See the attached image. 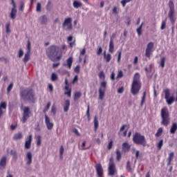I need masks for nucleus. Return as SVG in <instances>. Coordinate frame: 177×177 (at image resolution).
I'll use <instances>...</instances> for the list:
<instances>
[{"label": "nucleus", "instance_id": "6ab92c4d", "mask_svg": "<svg viewBox=\"0 0 177 177\" xmlns=\"http://www.w3.org/2000/svg\"><path fill=\"white\" fill-rule=\"evenodd\" d=\"M73 57H68V58H67L66 59V64H65V66H66L68 68L71 70L73 66Z\"/></svg>", "mask_w": 177, "mask_h": 177}, {"label": "nucleus", "instance_id": "69168bd1", "mask_svg": "<svg viewBox=\"0 0 177 177\" xmlns=\"http://www.w3.org/2000/svg\"><path fill=\"white\" fill-rule=\"evenodd\" d=\"M17 127V122H15V124H12V125L10 126V129L11 131H15V129H16Z\"/></svg>", "mask_w": 177, "mask_h": 177}, {"label": "nucleus", "instance_id": "f03ea898", "mask_svg": "<svg viewBox=\"0 0 177 177\" xmlns=\"http://www.w3.org/2000/svg\"><path fill=\"white\" fill-rule=\"evenodd\" d=\"M142 88V84L140 81V75L139 72H136L134 75L133 82L131 84V93L133 96L139 93Z\"/></svg>", "mask_w": 177, "mask_h": 177}, {"label": "nucleus", "instance_id": "bf43d9fd", "mask_svg": "<svg viewBox=\"0 0 177 177\" xmlns=\"http://www.w3.org/2000/svg\"><path fill=\"white\" fill-rule=\"evenodd\" d=\"M74 71L75 73H77V74H79V73H80V65H76Z\"/></svg>", "mask_w": 177, "mask_h": 177}, {"label": "nucleus", "instance_id": "b1692460", "mask_svg": "<svg viewBox=\"0 0 177 177\" xmlns=\"http://www.w3.org/2000/svg\"><path fill=\"white\" fill-rule=\"evenodd\" d=\"M17 7H14L12 8V10L10 12V17L12 19H15L17 17Z\"/></svg>", "mask_w": 177, "mask_h": 177}, {"label": "nucleus", "instance_id": "58836bf2", "mask_svg": "<svg viewBox=\"0 0 177 177\" xmlns=\"http://www.w3.org/2000/svg\"><path fill=\"white\" fill-rule=\"evenodd\" d=\"M99 78H100V80H105V78H106V75H105L104 71H100V73H99Z\"/></svg>", "mask_w": 177, "mask_h": 177}, {"label": "nucleus", "instance_id": "9b49d317", "mask_svg": "<svg viewBox=\"0 0 177 177\" xmlns=\"http://www.w3.org/2000/svg\"><path fill=\"white\" fill-rule=\"evenodd\" d=\"M154 43L153 41H149L146 47L145 56L148 59H151V55L153 52Z\"/></svg>", "mask_w": 177, "mask_h": 177}, {"label": "nucleus", "instance_id": "72a5a7b5", "mask_svg": "<svg viewBox=\"0 0 177 177\" xmlns=\"http://www.w3.org/2000/svg\"><path fill=\"white\" fill-rule=\"evenodd\" d=\"M146 96H147V92L146 91L145 92H143V96L142 97V100H141V103H140V106L141 107H142L146 102Z\"/></svg>", "mask_w": 177, "mask_h": 177}, {"label": "nucleus", "instance_id": "a211bd4d", "mask_svg": "<svg viewBox=\"0 0 177 177\" xmlns=\"http://www.w3.org/2000/svg\"><path fill=\"white\" fill-rule=\"evenodd\" d=\"M7 109V103L6 102H1L0 104V118L2 117L3 114V110H6Z\"/></svg>", "mask_w": 177, "mask_h": 177}, {"label": "nucleus", "instance_id": "4468645a", "mask_svg": "<svg viewBox=\"0 0 177 177\" xmlns=\"http://www.w3.org/2000/svg\"><path fill=\"white\" fill-rule=\"evenodd\" d=\"M65 92L64 95H66L68 97H71L72 89L69 88V82L67 79L65 80Z\"/></svg>", "mask_w": 177, "mask_h": 177}, {"label": "nucleus", "instance_id": "423d86ee", "mask_svg": "<svg viewBox=\"0 0 177 177\" xmlns=\"http://www.w3.org/2000/svg\"><path fill=\"white\" fill-rule=\"evenodd\" d=\"M169 18L170 19V21L172 25H174L176 22V18H175V6L173 0H169Z\"/></svg>", "mask_w": 177, "mask_h": 177}, {"label": "nucleus", "instance_id": "774afa93", "mask_svg": "<svg viewBox=\"0 0 177 177\" xmlns=\"http://www.w3.org/2000/svg\"><path fill=\"white\" fill-rule=\"evenodd\" d=\"M124 91V87L122 86L121 88H119V89H118V93H123Z\"/></svg>", "mask_w": 177, "mask_h": 177}, {"label": "nucleus", "instance_id": "f704fd0d", "mask_svg": "<svg viewBox=\"0 0 177 177\" xmlns=\"http://www.w3.org/2000/svg\"><path fill=\"white\" fill-rule=\"evenodd\" d=\"M166 60H167V57H162L160 59V67H162V68H164V67H165Z\"/></svg>", "mask_w": 177, "mask_h": 177}, {"label": "nucleus", "instance_id": "f8f14e48", "mask_svg": "<svg viewBox=\"0 0 177 177\" xmlns=\"http://www.w3.org/2000/svg\"><path fill=\"white\" fill-rule=\"evenodd\" d=\"M44 117L47 129L51 131V129H53L54 127V124H53V122H50V118L48 117V115H47V114H46Z\"/></svg>", "mask_w": 177, "mask_h": 177}, {"label": "nucleus", "instance_id": "20e7f679", "mask_svg": "<svg viewBox=\"0 0 177 177\" xmlns=\"http://www.w3.org/2000/svg\"><path fill=\"white\" fill-rule=\"evenodd\" d=\"M160 117L162 118L160 122L161 125L168 127V125L170 124L171 119L167 107H163V109H162L160 111Z\"/></svg>", "mask_w": 177, "mask_h": 177}, {"label": "nucleus", "instance_id": "c9c22d12", "mask_svg": "<svg viewBox=\"0 0 177 177\" xmlns=\"http://www.w3.org/2000/svg\"><path fill=\"white\" fill-rule=\"evenodd\" d=\"M58 80V75L57 73H55V72H53L51 74V81L55 82Z\"/></svg>", "mask_w": 177, "mask_h": 177}, {"label": "nucleus", "instance_id": "49530a36", "mask_svg": "<svg viewBox=\"0 0 177 177\" xmlns=\"http://www.w3.org/2000/svg\"><path fill=\"white\" fill-rule=\"evenodd\" d=\"M11 155L12 156L13 158L17 160V153L15 150H11Z\"/></svg>", "mask_w": 177, "mask_h": 177}, {"label": "nucleus", "instance_id": "cd10ccee", "mask_svg": "<svg viewBox=\"0 0 177 177\" xmlns=\"http://www.w3.org/2000/svg\"><path fill=\"white\" fill-rule=\"evenodd\" d=\"M177 131V124L176 123H174L171 125V127L170 128V133L174 134L176 133Z\"/></svg>", "mask_w": 177, "mask_h": 177}, {"label": "nucleus", "instance_id": "79ce46f5", "mask_svg": "<svg viewBox=\"0 0 177 177\" xmlns=\"http://www.w3.org/2000/svg\"><path fill=\"white\" fill-rule=\"evenodd\" d=\"M143 26V22L141 24V25L137 28V32L138 36H140L142 35V29Z\"/></svg>", "mask_w": 177, "mask_h": 177}, {"label": "nucleus", "instance_id": "680f3d73", "mask_svg": "<svg viewBox=\"0 0 177 177\" xmlns=\"http://www.w3.org/2000/svg\"><path fill=\"white\" fill-rule=\"evenodd\" d=\"M51 112L53 113V114L54 115H56V113H57V109H56L55 106H52Z\"/></svg>", "mask_w": 177, "mask_h": 177}, {"label": "nucleus", "instance_id": "a878e982", "mask_svg": "<svg viewBox=\"0 0 177 177\" xmlns=\"http://www.w3.org/2000/svg\"><path fill=\"white\" fill-rule=\"evenodd\" d=\"M104 59L106 62V63H110L111 60V54H109V53H108V54H106V51H104Z\"/></svg>", "mask_w": 177, "mask_h": 177}, {"label": "nucleus", "instance_id": "09e8293b", "mask_svg": "<svg viewBox=\"0 0 177 177\" xmlns=\"http://www.w3.org/2000/svg\"><path fill=\"white\" fill-rule=\"evenodd\" d=\"M118 63H120V59L122 57V50H118Z\"/></svg>", "mask_w": 177, "mask_h": 177}, {"label": "nucleus", "instance_id": "412c9836", "mask_svg": "<svg viewBox=\"0 0 177 177\" xmlns=\"http://www.w3.org/2000/svg\"><path fill=\"white\" fill-rule=\"evenodd\" d=\"M26 158H28L26 164H28V165H30L32 162V154L30 151H28L27 153Z\"/></svg>", "mask_w": 177, "mask_h": 177}, {"label": "nucleus", "instance_id": "4be33fe9", "mask_svg": "<svg viewBox=\"0 0 177 177\" xmlns=\"http://www.w3.org/2000/svg\"><path fill=\"white\" fill-rule=\"evenodd\" d=\"M71 106V102L70 100H66L65 104L64 106V113H68Z\"/></svg>", "mask_w": 177, "mask_h": 177}, {"label": "nucleus", "instance_id": "f3484780", "mask_svg": "<svg viewBox=\"0 0 177 177\" xmlns=\"http://www.w3.org/2000/svg\"><path fill=\"white\" fill-rule=\"evenodd\" d=\"M32 140V135H29L28 138V140L25 142V149H30L31 147V143Z\"/></svg>", "mask_w": 177, "mask_h": 177}, {"label": "nucleus", "instance_id": "8fccbe9b", "mask_svg": "<svg viewBox=\"0 0 177 177\" xmlns=\"http://www.w3.org/2000/svg\"><path fill=\"white\" fill-rule=\"evenodd\" d=\"M50 106H51V103L50 102H48V103H47V106H46V107L44 108V113H46L47 111H48Z\"/></svg>", "mask_w": 177, "mask_h": 177}, {"label": "nucleus", "instance_id": "3c124183", "mask_svg": "<svg viewBox=\"0 0 177 177\" xmlns=\"http://www.w3.org/2000/svg\"><path fill=\"white\" fill-rule=\"evenodd\" d=\"M166 24H167V19H165L163 21H162V25L160 26V29H165Z\"/></svg>", "mask_w": 177, "mask_h": 177}, {"label": "nucleus", "instance_id": "6e6d98bb", "mask_svg": "<svg viewBox=\"0 0 177 177\" xmlns=\"http://www.w3.org/2000/svg\"><path fill=\"white\" fill-rule=\"evenodd\" d=\"M24 7H25V3H24V1H21V2H20L19 10H20L21 11H24Z\"/></svg>", "mask_w": 177, "mask_h": 177}, {"label": "nucleus", "instance_id": "6e6552de", "mask_svg": "<svg viewBox=\"0 0 177 177\" xmlns=\"http://www.w3.org/2000/svg\"><path fill=\"white\" fill-rule=\"evenodd\" d=\"M163 92L165 93V99L166 100V103H167L168 106H171V104H173V103L175 102L174 96H171L170 89H165Z\"/></svg>", "mask_w": 177, "mask_h": 177}, {"label": "nucleus", "instance_id": "13d9d810", "mask_svg": "<svg viewBox=\"0 0 177 177\" xmlns=\"http://www.w3.org/2000/svg\"><path fill=\"white\" fill-rule=\"evenodd\" d=\"M13 85H14L13 82H11V84H10V85L8 86L7 91H8V93L10 92H11V91H12V88H13Z\"/></svg>", "mask_w": 177, "mask_h": 177}, {"label": "nucleus", "instance_id": "e2e57ef3", "mask_svg": "<svg viewBox=\"0 0 177 177\" xmlns=\"http://www.w3.org/2000/svg\"><path fill=\"white\" fill-rule=\"evenodd\" d=\"M86 53V48H82V50H80V56H84Z\"/></svg>", "mask_w": 177, "mask_h": 177}, {"label": "nucleus", "instance_id": "052dcab7", "mask_svg": "<svg viewBox=\"0 0 177 177\" xmlns=\"http://www.w3.org/2000/svg\"><path fill=\"white\" fill-rule=\"evenodd\" d=\"M86 141L84 140V142H82V150H87V149H89V147H86Z\"/></svg>", "mask_w": 177, "mask_h": 177}, {"label": "nucleus", "instance_id": "7ed1b4c3", "mask_svg": "<svg viewBox=\"0 0 177 177\" xmlns=\"http://www.w3.org/2000/svg\"><path fill=\"white\" fill-rule=\"evenodd\" d=\"M21 99L29 103H35L36 95L33 89H24L20 93Z\"/></svg>", "mask_w": 177, "mask_h": 177}, {"label": "nucleus", "instance_id": "c756f323", "mask_svg": "<svg viewBox=\"0 0 177 177\" xmlns=\"http://www.w3.org/2000/svg\"><path fill=\"white\" fill-rule=\"evenodd\" d=\"M83 6L81 1H78L77 0H75L73 1V7L75 8H79V7H82Z\"/></svg>", "mask_w": 177, "mask_h": 177}, {"label": "nucleus", "instance_id": "a19ab883", "mask_svg": "<svg viewBox=\"0 0 177 177\" xmlns=\"http://www.w3.org/2000/svg\"><path fill=\"white\" fill-rule=\"evenodd\" d=\"M82 96L81 92H76L74 95V100H78Z\"/></svg>", "mask_w": 177, "mask_h": 177}, {"label": "nucleus", "instance_id": "473e14b6", "mask_svg": "<svg viewBox=\"0 0 177 177\" xmlns=\"http://www.w3.org/2000/svg\"><path fill=\"white\" fill-rule=\"evenodd\" d=\"M127 171H128V172H130L131 174H132L133 172L132 168H131V162L130 161H127V167H126Z\"/></svg>", "mask_w": 177, "mask_h": 177}, {"label": "nucleus", "instance_id": "0eeeda50", "mask_svg": "<svg viewBox=\"0 0 177 177\" xmlns=\"http://www.w3.org/2000/svg\"><path fill=\"white\" fill-rule=\"evenodd\" d=\"M117 172L118 171L115 162H114V160L113 158H110L108 167V175L110 176H114Z\"/></svg>", "mask_w": 177, "mask_h": 177}, {"label": "nucleus", "instance_id": "de8ad7c7", "mask_svg": "<svg viewBox=\"0 0 177 177\" xmlns=\"http://www.w3.org/2000/svg\"><path fill=\"white\" fill-rule=\"evenodd\" d=\"M164 140L162 139L159 141V143L158 144V150H161L162 146H163Z\"/></svg>", "mask_w": 177, "mask_h": 177}, {"label": "nucleus", "instance_id": "1a4fd4ad", "mask_svg": "<svg viewBox=\"0 0 177 177\" xmlns=\"http://www.w3.org/2000/svg\"><path fill=\"white\" fill-rule=\"evenodd\" d=\"M106 86L107 82L106 81H102L99 88V98L100 100H103V99L104 98V94L106 93Z\"/></svg>", "mask_w": 177, "mask_h": 177}, {"label": "nucleus", "instance_id": "864d4df0", "mask_svg": "<svg viewBox=\"0 0 177 177\" xmlns=\"http://www.w3.org/2000/svg\"><path fill=\"white\" fill-rule=\"evenodd\" d=\"M113 140H111L107 146L108 150H111V149H113Z\"/></svg>", "mask_w": 177, "mask_h": 177}, {"label": "nucleus", "instance_id": "603ef678", "mask_svg": "<svg viewBox=\"0 0 177 177\" xmlns=\"http://www.w3.org/2000/svg\"><path fill=\"white\" fill-rule=\"evenodd\" d=\"M36 11L41 12V3L38 2L36 6Z\"/></svg>", "mask_w": 177, "mask_h": 177}, {"label": "nucleus", "instance_id": "338daca9", "mask_svg": "<svg viewBox=\"0 0 177 177\" xmlns=\"http://www.w3.org/2000/svg\"><path fill=\"white\" fill-rule=\"evenodd\" d=\"M6 32L8 33H9L10 32H11V29H10V24H6Z\"/></svg>", "mask_w": 177, "mask_h": 177}, {"label": "nucleus", "instance_id": "ddd939ff", "mask_svg": "<svg viewBox=\"0 0 177 177\" xmlns=\"http://www.w3.org/2000/svg\"><path fill=\"white\" fill-rule=\"evenodd\" d=\"M72 18L68 17V18H65L64 21L63 22V26H67V29L71 30L73 29V25H72Z\"/></svg>", "mask_w": 177, "mask_h": 177}, {"label": "nucleus", "instance_id": "4c0bfd02", "mask_svg": "<svg viewBox=\"0 0 177 177\" xmlns=\"http://www.w3.org/2000/svg\"><path fill=\"white\" fill-rule=\"evenodd\" d=\"M40 21H41V24H46V22H48V18H47L46 15H42L40 17Z\"/></svg>", "mask_w": 177, "mask_h": 177}, {"label": "nucleus", "instance_id": "39448f33", "mask_svg": "<svg viewBox=\"0 0 177 177\" xmlns=\"http://www.w3.org/2000/svg\"><path fill=\"white\" fill-rule=\"evenodd\" d=\"M133 142L136 145H140L143 146V147H146L147 145V142L145 136L142 135L139 132H136V133L133 136Z\"/></svg>", "mask_w": 177, "mask_h": 177}, {"label": "nucleus", "instance_id": "9d476101", "mask_svg": "<svg viewBox=\"0 0 177 177\" xmlns=\"http://www.w3.org/2000/svg\"><path fill=\"white\" fill-rule=\"evenodd\" d=\"M32 113L30 107H24V113L22 114V124H25L26 121L30 118Z\"/></svg>", "mask_w": 177, "mask_h": 177}, {"label": "nucleus", "instance_id": "2f4dec72", "mask_svg": "<svg viewBox=\"0 0 177 177\" xmlns=\"http://www.w3.org/2000/svg\"><path fill=\"white\" fill-rule=\"evenodd\" d=\"M30 59V55H29V53L27 50L26 53H25V55L24 57V63H27L28 60Z\"/></svg>", "mask_w": 177, "mask_h": 177}, {"label": "nucleus", "instance_id": "c85d7f7f", "mask_svg": "<svg viewBox=\"0 0 177 177\" xmlns=\"http://www.w3.org/2000/svg\"><path fill=\"white\" fill-rule=\"evenodd\" d=\"M115 153H116V160L117 161H120L122 158V153L119 149H116L115 150Z\"/></svg>", "mask_w": 177, "mask_h": 177}, {"label": "nucleus", "instance_id": "37998d69", "mask_svg": "<svg viewBox=\"0 0 177 177\" xmlns=\"http://www.w3.org/2000/svg\"><path fill=\"white\" fill-rule=\"evenodd\" d=\"M27 51L28 52L29 56H30V52H31V42L30 41V40L28 41Z\"/></svg>", "mask_w": 177, "mask_h": 177}, {"label": "nucleus", "instance_id": "7c9ffc66", "mask_svg": "<svg viewBox=\"0 0 177 177\" xmlns=\"http://www.w3.org/2000/svg\"><path fill=\"white\" fill-rule=\"evenodd\" d=\"M99 128V121H97V117L94 118V131L96 132Z\"/></svg>", "mask_w": 177, "mask_h": 177}, {"label": "nucleus", "instance_id": "aec40b11", "mask_svg": "<svg viewBox=\"0 0 177 177\" xmlns=\"http://www.w3.org/2000/svg\"><path fill=\"white\" fill-rule=\"evenodd\" d=\"M109 53H114V40H113V38H111V37L109 41Z\"/></svg>", "mask_w": 177, "mask_h": 177}, {"label": "nucleus", "instance_id": "0e129e2a", "mask_svg": "<svg viewBox=\"0 0 177 177\" xmlns=\"http://www.w3.org/2000/svg\"><path fill=\"white\" fill-rule=\"evenodd\" d=\"M102 52H103V48L102 46H100L97 51V55H98V56H99V55H102Z\"/></svg>", "mask_w": 177, "mask_h": 177}, {"label": "nucleus", "instance_id": "4d7b16f0", "mask_svg": "<svg viewBox=\"0 0 177 177\" xmlns=\"http://www.w3.org/2000/svg\"><path fill=\"white\" fill-rule=\"evenodd\" d=\"M132 0H121V4L123 7H125L127 3H129V1H131Z\"/></svg>", "mask_w": 177, "mask_h": 177}, {"label": "nucleus", "instance_id": "a18cd8bd", "mask_svg": "<svg viewBox=\"0 0 177 177\" xmlns=\"http://www.w3.org/2000/svg\"><path fill=\"white\" fill-rule=\"evenodd\" d=\"M37 146H41V136L40 135L37 136Z\"/></svg>", "mask_w": 177, "mask_h": 177}, {"label": "nucleus", "instance_id": "2eb2a0df", "mask_svg": "<svg viewBox=\"0 0 177 177\" xmlns=\"http://www.w3.org/2000/svg\"><path fill=\"white\" fill-rule=\"evenodd\" d=\"M95 169L97 172V176L98 177L103 176L104 169H103V167H102V164H97L95 165Z\"/></svg>", "mask_w": 177, "mask_h": 177}, {"label": "nucleus", "instance_id": "5fc2aeb1", "mask_svg": "<svg viewBox=\"0 0 177 177\" xmlns=\"http://www.w3.org/2000/svg\"><path fill=\"white\" fill-rule=\"evenodd\" d=\"M46 10H50V8H52V3L50 0L47 3V5L46 6Z\"/></svg>", "mask_w": 177, "mask_h": 177}, {"label": "nucleus", "instance_id": "e433bc0d", "mask_svg": "<svg viewBox=\"0 0 177 177\" xmlns=\"http://www.w3.org/2000/svg\"><path fill=\"white\" fill-rule=\"evenodd\" d=\"M64 153V146H61L59 149V158H61V160H63Z\"/></svg>", "mask_w": 177, "mask_h": 177}, {"label": "nucleus", "instance_id": "ea45409f", "mask_svg": "<svg viewBox=\"0 0 177 177\" xmlns=\"http://www.w3.org/2000/svg\"><path fill=\"white\" fill-rule=\"evenodd\" d=\"M163 132L162 128H159L156 133V138H160Z\"/></svg>", "mask_w": 177, "mask_h": 177}, {"label": "nucleus", "instance_id": "5701e85b", "mask_svg": "<svg viewBox=\"0 0 177 177\" xmlns=\"http://www.w3.org/2000/svg\"><path fill=\"white\" fill-rule=\"evenodd\" d=\"M23 138V133L22 132H18L17 133H15L13 136L14 140H20Z\"/></svg>", "mask_w": 177, "mask_h": 177}, {"label": "nucleus", "instance_id": "393cba45", "mask_svg": "<svg viewBox=\"0 0 177 177\" xmlns=\"http://www.w3.org/2000/svg\"><path fill=\"white\" fill-rule=\"evenodd\" d=\"M174 157V153L172 151L169 154V157L167 158V165H171Z\"/></svg>", "mask_w": 177, "mask_h": 177}, {"label": "nucleus", "instance_id": "f257e3e1", "mask_svg": "<svg viewBox=\"0 0 177 177\" xmlns=\"http://www.w3.org/2000/svg\"><path fill=\"white\" fill-rule=\"evenodd\" d=\"M46 53L48 57L50 59L52 62H56V60H61L62 57V50L59 46L56 44H51L46 50Z\"/></svg>", "mask_w": 177, "mask_h": 177}, {"label": "nucleus", "instance_id": "c03bdc74", "mask_svg": "<svg viewBox=\"0 0 177 177\" xmlns=\"http://www.w3.org/2000/svg\"><path fill=\"white\" fill-rule=\"evenodd\" d=\"M123 75H124L123 71H122V69H120L118 71V75H117V77H116L117 80L118 78H122Z\"/></svg>", "mask_w": 177, "mask_h": 177}, {"label": "nucleus", "instance_id": "bb28decb", "mask_svg": "<svg viewBox=\"0 0 177 177\" xmlns=\"http://www.w3.org/2000/svg\"><path fill=\"white\" fill-rule=\"evenodd\" d=\"M7 164V157L6 156H3L1 158V160L0 161V167H5Z\"/></svg>", "mask_w": 177, "mask_h": 177}, {"label": "nucleus", "instance_id": "dca6fc26", "mask_svg": "<svg viewBox=\"0 0 177 177\" xmlns=\"http://www.w3.org/2000/svg\"><path fill=\"white\" fill-rule=\"evenodd\" d=\"M122 150L123 153H129L131 150V145L128 143L127 142H124L122 145Z\"/></svg>", "mask_w": 177, "mask_h": 177}]
</instances>
